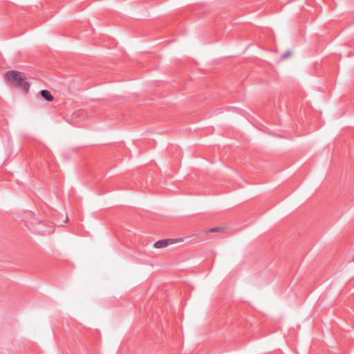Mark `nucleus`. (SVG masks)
I'll return each instance as SVG.
<instances>
[{"instance_id": "obj_1", "label": "nucleus", "mask_w": 354, "mask_h": 354, "mask_svg": "<svg viewBox=\"0 0 354 354\" xmlns=\"http://www.w3.org/2000/svg\"><path fill=\"white\" fill-rule=\"evenodd\" d=\"M5 77L10 84L18 86L24 91L28 92L29 90L30 85L23 73L15 71H10L5 74Z\"/></svg>"}, {"instance_id": "obj_2", "label": "nucleus", "mask_w": 354, "mask_h": 354, "mask_svg": "<svg viewBox=\"0 0 354 354\" xmlns=\"http://www.w3.org/2000/svg\"><path fill=\"white\" fill-rule=\"evenodd\" d=\"M181 241H182V240H180V239H162V240L156 241L153 244V248H155L156 249L164 248L167 247L168 245L175 244L177 243H180Z\"/></svg>"}, {"instance_id": "obj_3", "label": "nucleus", "mask_w": 354, "mask_h": 354, "mask_svg": "<svg viewBox=\"0 0 354 354\" xmlns=\"http://www.w3.org/2000/svg\"><path fill=\"white\" fill-rule=\"evenodd\" d=\"M228 231V228L225 226H218L204 230L203 234L209 235L210 234H225Z\"/></svg>"}, {"instance_id": "obj_4", "label": "nucleus", "mask_w": 354, "mask_h": 354, "mask_svg": "<svg viewBox=\"0 0 354 354\" xmlns=\"http://www.w3.org/2000/svg\"><path fill=\"white\" fill-rule=\"evenodd\" d=\"M41 95L47 101L51 102L53 100V96L48 90H42L41 91Z\"/></svg>"}, {"instance_id": "obj_5", "label": "nucleus", "mask_w": 354, "mask_h": 354, "mask_svg": "<svg viewBox=\"0 0 354 354\" xmlns=\"http://www.w3.org/2000/svg\"><path fill=\"white\" fill-rule=\"evenodd\" d=\"M291 55H292V52L290 50H288L282 55L281 59H286V58L290 57Z\"/></svg>"}]
</instances>
